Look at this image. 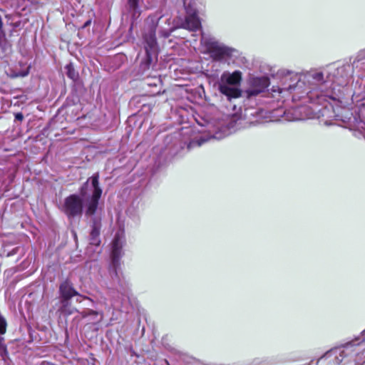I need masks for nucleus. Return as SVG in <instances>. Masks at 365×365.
Here are the masks:
<instances>
[{"mask_svg":"<svg viewBox=\"0 0 365 365\" xmlns=\"http://www.w3.org/2000/svg\"><path fill=\"white\" fill-rule=\"evenodd\" d=\"M100 175L98 173H94L89 178L86 182H84L79 189L80 196L84 197L86 194V190L88 186V182L91 181V185L93 188V192L86 204V215L93 216L97 211L99 200L102 195L103 190L100 186L99 182Z\"/></svg>","mask_w":365,"mask_h":365,"instance_id":"1","label":"nucleus"},{"mask_svg":"<svg viewBox=\"0 0 365 365\" xmlns=\"http://www.w3.org/2000/svg\"><path fill=\"white\" fill-rule=\"evenodd\" d=\"M123 255V245L118 235H115L111 244V262L109 267V272L112 277H115L118 282L121 281V274L119 269L121 265L120 259Z\"/></svg>","mask_w":365,"mask_h":365,"instance_id":"2","label":"nucleus"},{"mask_svg":"<svg viewBox=\"0 0 365 365\" xmlns=\"http://www.w3.org/2000/svg\"><path fill=\"white\" fill-rule=\"evenodd\" d=\"M83 210V200L80 195L71 194L65 198L63 211L68 218L81 216Z\"/></svg>","mask_w":365,"mask_h":365,"instance_id":"3","label":"nucleus"},{"mask_svg":"<svg viewBox=\"0 0 365 365\" xmlns=\"http://www.w3.org/2000/svg\"><path fill=\"white\" fill-rule=\"evenodd\" d=\"M58 292L60 299H64L65 300L71 299L73 297H79L92 301L90 297L82 295L76 291L73 284L68 278L60 283Z\"/></svg>","mask_w":365,"mask_h":365,"instance_id":"4","label":"nucleus"},{"mask_svg":"<svg viewBox=\"0 0 365 365\" xmlns=\"http://www.w3.org/2000/svg\"><path fill=\"white\" fill-rule=\"evenodd\" d=\"M207 52L215 61H220L231 55L230 49L219 45L217 42H212L207 46Z\"/></svg>","mask_w":365,"mask_h":365,"instance_id":"5","label":"nucleus"},{"mask_svg":"<svg viewBox=\"0 0 365 365\" xmlns=\"http://www.w3.org/2000/svg\"><path fill=\"white\" fill-rule=\"evenodd\" d=\"M101 219L100 217H93L91 219V230L90 232V243L95 246L101 245L100 233L101 229Z\"/></svg>","mask_w":365,"mask_h":365,"instance_id":"6","label":"nucleus"},{"mask_svg":"<svg viewBox=\"0 0 365 365\" xmlns=\"http://www.w3.org/2000/svg\"><path fill=\"white\" fill-rule=\"evenodd\" d=\"M269 86V80L267 77L255 78L252 81L251 88L249 91L250 96H257L263 92Z\"/></svg>","mask_w":365,"mask_h":365,"instance_id":"7","label":"nucleus"},{"mask_svg":"<svg viewBox=\"0 0 365 365\" xmlns=\"http://www.w3.org/2000/svg\"><path fill=\"white\" fill-rule=\"evenodd\" d=\"M219 92L225 96L228 100L238 98L242 96V90L232 86L226 85V83H219Z\"/></svg>","mask_w":365,"mask_h":365,"instance_id":"8","label":"nucleus"},{"mask_svg":"<svg viewBox=\"0 0 365 365\" xmlns=\"http://www.w3.org/2000/svg\"><path fill=\"white\" fill-rule=\"evenodd\" d=\"M242 81V72L235 71L232 73H224L221 76L220 82L219 83H226L229 86H239Z\"/></svg>","mask_w":365,"mask_h":365,"instance_id":"9","label":"nucleus"},{"mask_svg":"<svg viewBox=\"0 0 365 365\" xmlns=\"http://www.w3.org/2000/svg\"><path fill=\"white\" fill-rule=\"evenodd\" d=\"M184 27L192 31H196L201 28L200 20L195 12L185 18Z\"/></svg>","mask_w":365,"mask_h":365,"instance_id":"10","label":"nucleus"},{"mask_svg":"<svg viewBox=\"0 0 365 365\" xmlns=\"http://www.w3.org/2000/svg\"><path fill=\"white\" fill-rule=\"evenodd\" d=\"M145 42V50L157 51V40L155 31H150L144 36Z\"/></svg>","mask_w":365,"mask_h":365,"instance_id":"11","label":"nucleus"},{"mask_svg":"<svg viewBox=\"0 0 365 365\" xmlns=\"http://www.w3.org/2000/svg\"><path fill=\"white\" fill-rule=\"evenodd\" d=\"M145 58L141 63V67L143 70L149 69L150 66L157 61V51H145Z\"/></svg>","mask_w":365,"mask_h":365,"instance_id":"12","label":"nucleus"},{"mask_svg":"<svg viewBox=\"0 0 365 365\" xmlns=\"http://www.w3.org/2000/svg\"><path fill=\"white\" fill-rule=\"evenodd\" d=\"M66 70V76L68 78L72 80V81L75 83H78L80 81V76L78 71L76 70L74 66L72 63H69L64 67Z\"/></svg>","mask_w":365,"mask_h":365,"instance_id":"13","label":"nucleus"},{"mask_svg":"<svg viewBox=\"0 0 365 365\" xmlns=\"http://www.w3.org/2000/svg\"><path fill=\"white\" fill-rule=\"evenodd\" d=\"M71 299L65 300L64 299H60L61 307L58 309V312L65 316H68L74 312L73 308L71 307Z\"/></svg>","mask_w":365,"mask_h":365,"instance_id":"14","label":"nucleus"},{"mask_svg":"<svg viewBox=\"0 0 365 365\" xmlns=\"http://www.w3.org/2000/svg\"><path fill=\"white\" fill-rule=\"evenodd\" d=\"M205 142V140L200 139V140H193L190 141L187 145V148L190 150L195 146H201L202 144Z\"/></svg>","mask_w":365,"mask_h":365,"instance_id":"15","label":"nucleus"},{"mask_svg":"<svg viewBox=\"0 0 365 365\" xmlns=\"http://www.w3.org/2000/svg\"><path fill=\"white\" fill-rule=\"evenodd\" d=\"M139 0H128V4L130 9L135 11L138 7Z\"/></svg>","mask_w":365,"mask_h":365,"instance_id":"16","label":"nucleus"},{"mask_svg":"<svg viewBox=\"0 0 365 365\" xmlns=\"http://www.w3.org/2000/svg\"><path fill=\"white\" fill-rule=\"evenodd\" d=\"M15 120L18 121H22L24 120V115L21 113H17L15 114Z\"/></svg>","mask_w":365,"mask_h":365,"instance_id":"17","label":"nucleus"},{"mask_svg":"<svg viewBox=\"0 0 365 365\" xmlns=\"http://www.w3.org/2000/svg\"><path fill=\"white\" fill-rule=\"evenodd\" d=\"M91 19H90L87 20V21L83 24V25L81 26V29H85V28L88 27V26H90V25H91Z\"/></svg>","mask_w":365,"mask_h":365,"instance_id":"18","label":"nucleus"},{"mask_svg":"<svg viewBox=\"0 0 365 365\" xmlns=\"http://www.w3.org/2000/svg\"><path fill=\"white\" fill-rule=\"evenodd\" d=\"M88 314L97 315L98 314V312L91 309L88 312Z\"/></svg>","mask_w":365,"mask_h":365,"instance_id":"19","label":"nucleus"},{"mask_svg":"<svg viewBox=\"0 0 365 365\" xmlns=\"http://www.w3.org/2000/svg\"><path fill=\"white\" fill-rule=\"evenodd\" d=\"M82 299H85L83 297H78V298L76 299V302H81L82 301Z\"/></svg>","mask_w":365,"mask_h":365,"instance_id":"20","label":"nucleus"}]
</instances>
